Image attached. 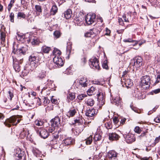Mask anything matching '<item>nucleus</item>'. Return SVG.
<instances>
[{"mask_svg": "<svg viewBox=\"0 0 160 160\" xmlns=\"http://www.w3.org/2000/svg\"><path fill=\"white\" fill-rule=\"evenodd\" d=\"M15 46L13 47V49L12 54H13L17 56H12L13 60V67L16 71L19 72L20 70V66L19 64H21L23 60V56L26 53L28 50V47L26 46H23L18 48L15 49Z\"/></svg>", "mask_w": 160, "mask_h": 160, "instance_id": "nucleus-1", "label": "nucleus"}, {"mask_svg": "<svg viewBox=\"0 0 160 160\" xmlns=\"http://www.w3.org/2000/svg\"><path fill=\"white\" fill-rule=\"evenodd\" d=\"M84 120L80 118L74 120L75 123L76 124H78V125L75 127V128H72V132L75 135H78L85 128L84 125L83 124L85 122Z\"/></svg>", "mask_w": 160, "mask_h": 160, "instance_id": "nucleus-2", "label": "nucleus"}, {"mask_svg": "<svg viewBox=\"0 0 160 160\" xmlns=\"http://www.w3.org/2000/svg\"><path fill=\"white\" fill-rule=\"evenodd\" d=\"M150 78L149 76H145L141 78L140 85L142 88L145 89L148 88L150 84Z\"/></svg>", "mask_w": 160, "mask_h": 160, "instance_id": "nucleus-3", "label": "nucleus"}, {"mask_svg": "<svg viewBox=\"0 0 160 160\" xmlns=\"http://www.w3.org/2000/svg\"><path fill=\"white\" fill-rule=\"evenodd\" d=\"M20 121V119L17 121V118L15 116H12L7 119L4 122V124L8 127H10L11 125L16 126Z\"/></svg>", "mask_w": 160, "mask_h": 160, "instance_id": "nucleus-4", "label": "nucleus"}, {"mask_svg": "<svg viewBox=\"0 0 160 160\" xmlns=\"http://www.w3.org/2000/svg\"><path fill=\"white\" fill-rule=\"evenodd\" d=\"M30 62V65L32 68H35L39 64V58L38 57L32 55H31L29 58Z\"/></svg>", "mask_w": 160, "mask_h": 160, "instance_id": "nucleus-5", "label": "nucleus"}, {"mask_svg": "<svg viewBox=\"0 0 160 160\" xmlns=\"http://www.w3.org/2000/svg\"><path fill=\"white\" fill-rule=\"evenodd\" d=\"M89 65L91 68L94 69L99 70L100 68L99 61L96 58L89 60Z\"/></svg>", "mask_w": 160, "mask_h": 160, "instance_id": "nucleus-6", "label": "nucleus"}, {"mask_svg": "<svg viewBox=\"0 0 160 160\" xmlns=\"http://www.w3.org/2000/svg\"><path fill=\"white\" fill-rule=\"evenodd\" d=\"M96 20V15L94 13H89L85 18L86 22L88 25L92 24Z\"/></svg>", "mask_w": 160, "mask_h": 160, "instance_id": "nucleus-7", "label": "nucleus"}, {"mask_svg": "<svg viewBox=\"0 0 160 160\" xmlns=\"http://www.w3.org/2000/svg\"><path fill=\"white\" fill-rule=\"evenodd\" d=\"M55 127H52L48 129L49 132L50 133H52V137L53 139L52 140V141L57 142L56 140L58 138H59V133L58 132H57L55 130Z\"/></svg>", "mask_w": 160, "mask_h": 160, "instance_id": "nucleus-8", "label": "nucleus"}, {"mask_svg": "<svg viewBox=\"0 0 160 160\" xmlns=\"http://www.w3.org/2000/svg\"><path fill=\"white\" fill-rule=\"evenodd\" d=\"M132 61L134 62L133 65L136 67H140L142 64V59L139 56L135 57Z\"/></svg>", "mask_w": 160, "mask_h": 160, "instance_id": "nucleus-9", "label": "nucleus"}, {"mask_svg": "<svg viewBox=\"0 0 160 160\" xmlns=\"http://www.w3.org/2000/svg\"><path fill=\"white\" fill-rule=\"evenodd\" d=\"M117 153L113 150L109 151L107 154V156L108 160H118Z\"/></svg>", "mask_w": 160, "mask_h": 160, "instance_id": "nucleus-10", "label": "nucleus"}, {"mask_svg": "<svg viewBox=\"0 0 160 160\" xmlns=\"http://www.w3.org/2000/svg\"><path fill=\"white\" fill-rule=\"evenodd\" d=\"M53 61L58 67L62 66L63 65V61L60 56H55Z\"/></svg>", "mask_w": 160, "mask_h": 160, "instance_id": "nucleus-11", "label": "nucleus"}, {"mask_svg": "<svg viewBox=\"0 0 160 160\" xmlns=\"http://www.w3.org/2000/svg\"><path fill=\"white\" fill-rule=\"evenodd\" d=\"M61 119L58 116L55 117L51 121L52 127H58L60 124Z\"/></svg>", "mask_w": 160, "mask_h": 160, "instance_id": "nucleus-12", "label": "nucleus"}, {"mask_svg": "<svg viewBox=\"0 0 160 160\" xmlns=\"http://www.w3.org/2000/svg\"><path fill=\"white\" fill-rule=\"evenodd\" d=\"M125 138L126 142L128 143H132L136 140L134 135L131 133H129L126 135Z\"/></svg>", "mask_w": 160, "mask_h": 160, "instance_id": "nucleus-13", "label": "nucleus"}, {"mask_svg": "<svg viewBox=\"0 0 160 160\" xmlns=\"http://www.w3.org/2000/svg\"><path fill=\"white\" fill-rule=\"evenodd\" d=\"M6 32L4 26L3 25L1 24L0 29V39L1 40H5Z\"/></svg>", "mask_w": 160, "mask_h": 160, "instance_id": "nucleus-14", "label": "nucleus"}, {"mask_svg": "<svg viewBox=\"0 0 160 160\" xmlns=\"http://www.w3.org/2000/svg\"><path fill=\"white\" fill-rule=\"evenodd\" d=\"M97 114L96 111L95 109L92 108L89 109L86 111L85 115L88 118L93 117Z\"/></svg>", "mask_w": 160, "mask_h": 160, "instance_id": "nucleus-15", "label": "nucleus"}, {"mask_svg": "<svg viewBox=\"0 0 160 160\" xmlns=\"http://www.w3.org/2000/svg\"><path fill=\"white\" fill-rule=\"evenodd\" d=\"M38 131L39 135L41 138H47L48 135L49 133L48 131L44 128H40Z\"/></svg>", "mask_w": 160, "mask_h": 160, "instance_id": "nucleus-16", "label": "nucleus"}, {"mask_svg": "<svg viewBox=\"0 0 160 160\" xmlns=\"http://www.w3.org/2000/svg\"><path fill=\"white\" fill-rule=\"evenodd\" d=\"M109 139L110 140H117L120 138L118 135L115 132L109 133H108Z\"/></svg>", "mask_w": 160, "mask_h": 160, "instance_id": "nucleus-17", "label": "nucleus"}, {"mask_svg": "<svg viewBox=\"0 0 160 160\" xmlns=\"http://www.w3.org/2000/svg\"><path fill=\"white\" fill-rule=\"evenodd\" d=\"M46 65L50 70H52L57 67L53 61L52 60H49L46 63Z\"/></svg>", "mask_w": 160, "mask_h": 160, "instance_id": "nucleus-18", "label": "nucleus"}, {"mask_svg": "<svg viewBox=\"0 0 160 160\" xmlns=\"http://www.w3.org/2000/svg\"><path fill=\"white\" fill-rule=\"evenodd\" d=\"M15 157L17 160H22L25 158L24 152H22L20 150L19 151L15 154Z\"/></svg>", "mask_w": 160, "mask_h": 160, "instance_id": "nucleus-19", "label": "nucleus"}, {"mask_svg": "<svg viewBox=\"0 0 160 160\" xmlns=\"http://www.w3.org/2000/svg\"><path fill=\"white\" fill-rule=\"evenodd\" d=\"M79 83L82 87H87L88 84V82L87 78H82L79 80Z\"/></svg>", "mask_w": 160, "mask_h": 160, "instance_id": "nucleus-20", "label": "nucleus"}, {"mask_svg": "<svg viewBox=\"0 0 160 160\" xmlns=\"http://www.w3.org/2000/svg\"><path fill=\"white\" fill-rule=\"evenodd\" d=\"M96 30L94 28L91 29L89 32L85 34V36L87 37H93L96 35L95 32Z\"/></svg>", "mask_w": 160, "mask_h": 160, "instance_id": "nucleus-21", "label": "nucleus"}, {"mask_svg": "<svg viewBox=\"0 0 160 160\" xmlns=\"http://www.w3.org/2000/svg\"><path fill=\"white\" fill-rule=\"evenodd\" d=\"M63 143L62 144L65 146H69L71 144H73V143L74 140L71 138H68L66 139L63 140Z\"/></svg>", "mask_w": 160, "mask_h": 160, "instance_id": "nucleus-22", "label": "nucleus"}, {"mask_svg": "<svg viewBox=\"0 0 160 160\" xmlns=\"http://www.w3.org/2000/svg\"><path fill=\"white\" fill-rule=\"evenodd\" d=\"M29 134V131L28 129L23 128L20 133V137L21 138H23L24 137L28 135Z\"/></svg>", "mask_w": 160, "mask_h": 160, "instance_id": "nucleus-23", "label": "nucleus"}, {"mask_svg": "<svg viewBox=\"0 0 160 160\" xmlns=\"http://www.w3.org/2000/svg\"><path fill=\"white\" fill-rule=\"evenodd\" d=\"M64 18L66 19L70 18L72 15V11L71 9H69L66 11L64 13Z\"/></svg>", "mask_w": 160, "mask_h": 160, "instance_id": "nucleus-24", "label": "nucleus"}, {"mask_svg": "<svg viewBox=\"0 0 160 160\" xmlns=\"http://www.w3.org/2000/svg\"><path fill=\"white\" fill-rule=\"evenodd\" d=\"M121 82H122V83H124L125 86L127 88H129L132 85V82L129 79H125L124 81L123 80V81Z\"/></svg>", "mask_w": 160, "mask_h": 160, "instance_id": "nucleus-25", "label": "nucleus"}, {"mask_svg": "<svg viewBox=\"0 0 160 160\" xmlns=\"http://www.w3.org/2000/svg\"><path fill=\"white\" fill-rule=\"evenodd\" d=\"M131 14L130 13H128L122 16V18L124 19L125 22H129V20L131 19Z\"/></svg>", "mask_w": 160, "mask_h": 160, "instance_id": "nucleus-26", "label": "nucleus"}, {"mask_svg": "<svg viewBox=\"0 0 160 160\" xmlns=\"http://www.w3.org/2000/svg\"><path fill=\"white\" fill-rule=\"evenodd\" d=\"M46 76V72L43 70H41L39 71L37 77L39 79H42L44 78Z\"/></svg>", "mask_w": 160, "mask_h": 160, "instance_id": "nucleus-27", "label": "nucleus"}, {"mask_svg": "<svg viewBox=\"0 0 160 160\" xmlns=\"http://www.w3.org/2000/svg\"><path fill=\"white\" fill-rule=\"evenodd\" d=\"M121 102V99L119 96H117L115 98L112 99V103H115V104L117 106H118L119 103Z\"/></svg>", "mask_w": 160, "mask_h": 160, "instance_id": "nucleus-28", "label": "nucleus"}, {"mask_svg": "<svg viewBox=\"0 0 160 160\" xmlns=\"http://www.w3.org/2000/svg\"><path fill=\"white\" fill-rule=\"evenodd\" d=\"M51 50V48L46 46H43L41 48V51L43 53H48Z\"/></svg>", "mask_w": 160, "mask_h": 160, "instance_id": "nucleus-29", "label": "nucleus"}, {"mask_svg": "<svg viewBox=\"0 0 160 160\" xmlns=\"http://www.w3.org/2000/svg\"><path fill=\"white\" fill-rule=\"evenodd\" d=\"M32 152L33 154L37 157H39L41 155V152L36 148H33Z\"/></svg>", "mask_w": 160, "mask_h": 160, "instance_id": "nucleus-30", "label": "nucleus"}, {"mask_svg": "<svg viewBox=\"0 0 160 160\" xmlns=\"http://www.w3.org/2000/svg\"><path fill=\"white\" fill-rule=\"evenodd\" d=\"M77 112L75 109H74L70 110L68 112L67 116L70 117H72L74 116Z\"/></svg>", "mask_w": 160, "mask_h": 160, "instance_id": "nucleus-31", "label": "nucleus"}, {"mask_svg": "<svg viewBox=\"0 0 160 160\" xmlns=\"http://www.w3.org/2000/svg\"><path fill=\"white\" fill-rule=\"evenodd\" d=\"M31 43L32 45H36L39 44V40L36 37H33L30 40Z\"/></svg>", "mask_w": 160, "mask_h": 160, "instance_id": "nucleus-32", "label": "nucleus"}, {"mask_svg": "<svg viewBox=\"0 0 160 160\" xmlns=\"http://www.w3.org/2000/svg\"><path fill=\"white\" fill-rule=\"evenodd\" d=\"M67 54L69 55L70 54L72 49V43L69 42L67 43Z\"/></svg>", "mask_w": 160, "mask_h": 160, "instance_id": "nucleus-33", "label": "nucleus"}, {"mask_svg": "<svg viewBox=\"0 0 160 160\" xmlns=\"http://www.w3.org/2000/svg\"><path fill=\"white\" fill-rule=\"evenodd\" d=\"M75 98V96L74 93H70L67 95V98L68 102H69V100L72 101Z\"/></svg>", "mask_w": 160, "mask_h": 160, "instance_id": "nucleus-34", "label": "nucleus"}, {"mask_svg": "<svg viewBox=\"0 0 160 160\" xmlns=\"http://www.w3.org/2000/svg\"><path fill=\"white\" fill-rule=\"evenodd\" d=\"M35 17L29 14L27 18V21L29 23H32L34 21Z\"/></svg>", "mask_w": 160, "mask_h": 160, "instance_id": "nucleus-35", "label": "nucleus"}, {"mask_svg": "<svg viewBox=\"0 0 160 160\" xmlns=\"http://www.w3.org/2000/svg\"><path fill=\"white\" fill-rule=\"evenodd\" d=\"M96 90V89L94 86H92L87 91V93L89 95H92L94 94V92Z\"/></svg>", "mask_w": 160, "mask_h": 160, "instance_id": "nucleus-36", "label": "nucleus"}, {"mask_svg": "<svg viewBox=\"0 0 160 160\" xmlns=\"http://www.w3.org/2000/svg\"><path fill=\"white\" fill-rule=\"evenodd\" d=\"M101 139V136L98 133H95L93 138L94 143L96 144V142L100 140Z\"/></svg>", "mask_w": 160, "mask_h": 160, "instance_id": "nucleus-37", "label": "nucleus"}, {"mask_svg": "<svg viewBox=\"0 0 160 160\" xmlns=\"http://www.w3.org/2000/svg\"><path fill=\"white\" fill-rule=\"evenodd\" d=\"M92 137L91 135H90L89 137L84 140L86 144L87 145H89L92 142Z\"/></svg>", "mask_w": 160, "mask_h": 160, "instance_id": "nucleus-38", "label": "nucleus"}, {"mask_svg": "<svg viewBox=\"0 0 160 160\" xmlns=\"http://www.w3.org/2000/svg\"><path fill=\"white\" fill-rule=\"evenodd\" d=\"M57 11L58 8L57 6L55 5L52 6L51 10V14L54 15L57 12Z\"/></svg>", "mask_w": 160, "mask_h": 160, "instance_id": "nucleus-39", "label": "nucleus"}, {"mask_svg": "<svg viewBox=\"0 0 160 160\" xmlns=\"http://www.w3.org/2000/svg\"><path fill=\"white\" fill-rule=\"evenodd\" d=\"M94 103V101L93 99L89 98L88 99L86 102V104L88 106H92Z\"/></svg>", "mask_w": 160, "mask_h": 160, "instance_id": "nucleus-40", "label": "nucleus"}, {"mask_svg": "<svg viewBox=\"0 0 160 160\" xmlns=\"http://www.w3.org/2000/svg\"><path fill=\"white\" fill-rule=\"evenodd\" d=\"M61 54L60 50L57 48H55L53 51V54L55 56H59Z\"/></svg>", "mask_w": 160, "mask_h": 160, "instance_id": "nucleus-41", "label": "nucleus"}, {"mask_svg": "<svg viewBox=\"0 0 160 160\" xmlns=\"http://www.w3.org/2000/svg\"><path fill=\"white\" fill-rule=\"evenodd\" d=\"M26 15L23 12H18L17 14V17L18 19H21V18H25Z\"/></svg>", "mask_w": 160, "mask_h": 160, "instance_id": "nucleus-42", "label": "nucleus"}, {"mask_svg": "<svg viewBox=\"0 0 160 160\" xmlns=\"http://www.w3.org/2000/svg\"><path fill=\"white\" fill-rule=\"evenodd\" d=\"M105 127L107 129H110L112 127V122L110 121L106 122L105 124Z\"/></svg>", "mask_w": 160, "mask_h": 160, "instance_id": "nucleus-43", "label": "nucleus"}, {"mask_svg": "<svg viewBox=\"0 0 160 160\" xmlns=\"http://www.w3.org/2000/svg\"><path fill=\"white\" fill-rule=\"evenodd\" d=\"M123 41L125 42H134L135 44H137L138 42V41L133 40L131 38L124 39Z\"/></svg>", "mask_w": 160, "mask_h": 160, "instance_id": "nucleus-44", "label": "nucleus"}, {"mask_svg": "<svg viewBox=\"0 0 160 160\" xmlns=\"http://www.w3.org/2000/svg\"><path fill=\"white\" fill-rule=\"evenodd\" d=\"M75 23L78 26H81L83 23V22L82 21L81 18H76L75 20Z\"/></svg>", "mask_w": 160, "mask_h": 160, "instance_id": "nucleus-45", "label": "nucleus"}, {"mask_svg": "<svg viewBox=\"0 0 160 160\" xmlns=\"http://www.w3.org/2000/svg\"><path fill=\"white\" fill-rule=\"evenodd\" d=\"M141 93L139 92L138 91L135 90V92L134 93V94L133 95H134L135 97L138 99H140L141 97L140 96H141Z\"/></svg>", "mask_w": 160, "mask_h": 160, "instance_id": "nucleus-46", "label": "nucleus"}, {"mask_svg": "<svg viewBox=\"0 0 160 160\" xmlns=\"http://www.w3.org/2000/svg\"><path fill=\"white\" fill-rule=\"evenodd\" d=\"M128 72L126 70L123 72L121 78V82H122L123 80L124 81L125 79H126L125 77L127 76Z\"/></svg>", "mask_w": 160, "mask_h": 160, "instance_id": "nucleus-47", "label": "nucleus"}, {"mask_svg": "<svg viewBox=\"0 0 160 160\" xmlns=\"http://www.w3.org/2000/svg\"><path fill=\"white\" fill-rule=\"evenodd\" d=\"M61 32L59 31H56L53 33L55 38H59L61 36Z\"/></svg>", "mask_w": 160, "mask_h": 160, "instance_id": "nucleus-48", "label": "nucleus"}, {"mask_svg": "<svg viewBox=\"0 0 160 160\" xmlns=\"http://www.w3.org/2000/svg\"><path fill=\"white\" fill-rule=\"evenodd\" d=\"M14 2V0H11L10 3L8 4V9L9 12H10L12 7L13 6V4Z\"/></svg>", "mask_w": 160, "mask_h": 160, "instance_id": "nucleus-49", "label": "nucleus"}, {"mask_svg": "<svg viewBox=\"0 0 160 160\" xmlns=\"http://www.w3.org/2000/svg\"><path fill=\"white\" fill-rule=\"evenodd\" d=\"M158 0H150L149 2H150L151 5L154 7L157 5Z\"/></svg>", "mask_w": 160, "mask_h": 160, "instance_id": "nucleus-50", "label": "nucleus"}, {"mask_svg": "<svg viewBox=\"0 0 160 160\" xmlns=\"http://www.w3.org/2000/svg\"><path fill=\"white\" fill-rule=\"evenodd\" d=\"M54 96H52L51 98V102L53 104H57L58 103V100L57 99L54 98Z\"/></svg>", "mask_w": 160, "mask_h": 160, "instance_id": "nucleus-51", "label": "nucleus"}, {"mask_svg": "<svg viewBox=\"0 0 160 160\" xmlns=\"http://www.w3.org/2000/svg\"><path fill=\"white\" fill-rule=\"evenodd\" d=\"M87 96L85 94H82L78 96V98L79 100H82L85 97Z\"/></svg>", "mask_w": 160, "mask_h": 160, "instance_id": "nucleus-52", "label": "nucleus"}, {"mask_svg": "<svg viewBox=\"0 0 160 160\" xmlns=\"http://www.w3.org/2000/svg\"><path fill=\"white\" fill-rule=\"evenodd\" d=\"M35 8L37 12H42V9L41 6L38 5H36L35 6Z\"/></svg>", "mask_w": 160, "mask_h": 160, "instance_id": "nucleus-53", "label": "nucleus"}, {"mask_svg": "<svg viewBox=\"0 0 160 160\" xmlns=\"http://www.w3.org/2000/svg\"><path fill=\"white\" fill-rule=\"evenodd\" d=\"M104 98L103 94L102 93H99L98 95V99L102 100Z\"/></svg>", "mask_w": 160, "mask_h": 160, "instance_id": "nucleus-54", "label": "nucleus"}, {"mask_svg": "<svg viewBox=\"0 0 160 160\" xmlns=\"http://www.w3.org/2000/svg\"><path fill=\"white\" fill-rule=\"evenodd\" d=\"M14 14L13 12H11L9 15V17L10 18V21L12 22H14Z\"/></svg>", "mask_w": 160, "mask_h": 160, "instance_id": "nucleus-55", "label": "nucleus"}, {"mask_svg": "<svg viewBox=\"0 0 160 160\" xmlns=\"http://www.w3.org/2000/svg\"><path fill=\"white\" fill-rule=\"evenodd\" d=\"M134 131L136 133H140L141 132V130L139 127H136L134 129Z\"/></svg>", "mask_w": 160, "mask_h": 160, "instance_id": "nucleus-56", "label": "nucleus"}, {"mask_svg": "<svg viewBox=\"0 0 160 160\" xmlns=\"http://www.w3.org/2000/svg\"><path fill=\"white\" fill-rule=\"evenodd\" d=\"M102 67L103 68H105L106 69H108V66L106 61H104L103 62L102 64Z\"/></svg>", "mask_w": 160, "mask_h": 160, "instance_id": "nucleus-57", "label": "nucleus"}, {"mask_svg": "<svg viewBox=\"0 0 160 160\" xmlns=\"http://www.w3.org/2000/svg\"><path fill=\"white\" fill-rule=\"evenodd\" d=\"M160 92V88L157 89H155L154 90H153L152 91L151 93H152V94H153L154 93V94H157L159 92Z\"/></svg>", "mask_w": 160, "mask_h": 160, "instance_id": "nucleus-58", "label": "nucleus"}, {"mask_svg": "<svg viewBox=\"0 0 160 160\" xmlns=\"http://www.w3.org/2000/svg\"><path fill=\"white\" fill-rule=\"evenodd\" d=\"M160 140V136L158 137H157L154 140V143L153 144V145H155L156 143H158Z\"/></svg>", "mask_w": 160, "mask_h": 160, "instance_id": "nucleus-59", "label": "nucleus"}, {"mask_svg": "<svg viewBox=\"0 0 160 160\" xmlns=\"http://www.w3.org/2000/svg\"><path fill=\"white\" fill-rule=\"evenodd\" d=\"M141 160H152V158L151 157H146L141 158Z\"/></svg>", "mask_w": 160, "mask_h": 160, "instance_id": "nucleus-60", "label": "nucleus"}, {"mask_svg": "<svg viewBox=\"0 0 160 160\" xmlns=\"http://www.w3.org/2000/svg\"><path fill=\"white\" fill-rule=\"evenodd\" d=\"M154 121L157 123H159L160 122V115L158 116L154 119Z\"/></svg>", "mask_w": 160, "mask_h": 160, "instance_id": "nucleus-61", "label": "nucleus"}, {"mask_svg": "<svg viewBox=\"0 0 160 160\" xmlns=\"http://www.w3.org/2000/svg\"><path fill=\"white\" fill-rule=\"evenodd\" d=\"M100 157V154L99 155H96L93 157V160H99V158Z\"/></svg>", "mask_w": 160, "mask_h": 160, "instance_id": "nucleus-62", "label": "nucleus"}, {"mask_svg": "<svg viewBox=\"0 0 160 160\" xmlns=\"http://www.w3.org/2000/svg\"><path fill=\"white\" fill-rule=\"evenodd\" d=\"M44 100L43 101V103L45 105H46L49 103L50 101L48 98L46 97H44Z\"/></svg>", "mask_w": 160, "mask_h": 160, "instance_id": "nucleus-63", "label": "nucleus"}, {"mask_svg": "<svg viewBox=\"0 0 160 160\" xmlns=\"http://www.w3.org/2000/svg\"><path fill=\"white\" fill-rule=\"evenodd\" d=\"M28 71L27 70L25 69H24L23 70L22 72V75L24 76H27V75H28Z\"/></svg>", "mask_w": 160, "mask_h": 160, "instance_id": "nucleus-64", "label": "nucleus"}]
</instances>
